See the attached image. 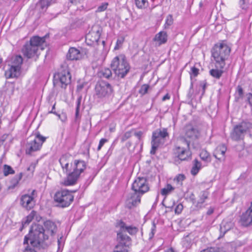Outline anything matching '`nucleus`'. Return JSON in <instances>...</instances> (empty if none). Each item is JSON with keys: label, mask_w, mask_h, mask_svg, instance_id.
Segmentation results:
<instances>
[{"label": "nucleus", "mask_w": 252, "mask_h": 252, "mask_svg": "<svg viewBox=\"0 0 252 252\" xmlns=\"http://www.w3.org/2000/svg\"><path fill=\"white\" fill-rule=\"evenodd\" d=\"M48 239V237L45 232L43 226L34 223L31 225L28 234L25 236L23 244H28L30 241L32 247H39L41 244Z\"/></svg>", "instance_id": "f257e3e1"}, {"label": "nucleus", "mask_w": 252, "mask_h": 252, "mask_svg": "<svg viewBox=\"0 0 252 252\" xmlns=\"http://www.w3.org/2000/svg\"><path fill=\"white\" fill-rule=\"evenodd\" d=\"M231 48L228 46L226 40H222L214 45L211 49L212 56L216 63V67L223 69L225 65V61L228 58Z\"/></svg>", "instance_id": "f03ea898"}, {"label": "nucleus", "mask_w": 252, "mask_h": 252, "mask_svg": "<svg viewBox=\"0 0 252 252\" xmlns=\"http://www.w3.org/2000/svg\"><path fill=\"white\" fill-rule=\"evenodd\" d=\"M110 66L115 76L121 78H124L130 68L126 58L124 54H120L114 57L111 61Z\"/></svg>", "instance_id": "7ed1b4c3"}, {"label": "nucleus", "mask_w": 252, "mask_h": 252, "mask_svg": "<svg viewBox=\"0 0 252 252\" xmlns=\"http://www.w3.org/2000/svg\"><path fill=\"white\" fill-rule=\"evenodd\" d=\"M71 82V75L69 68L66 65H62L61 70L54 75V86L60 87L65 90Z\"/></svg>", "instance_id": "20e7f679"}, {"label": "nucleus", "mask_w": 252, "mask_h": 252, "mask_svg": "<svg viewBox=\"0 0 252 252\" xmlns=\"http://www.w3.org/2000/svg\"><path fill=\"white\" fill-rule=\"evenodd\" d=\"M76 190L70 191L67 189H62L56 192L54 196V199L56 206L61 208H65L69 206L74 200V196L72 192Z\"/></svg>", "instance_id": "39448f33"}, {"label": "nucleus", "mask_w": 252, "mask_h": 252, "mask_svg": "<svg viewBox=\"0 0 252 252\" xmlns=\"http://www.w3.org/2000/svg\"><path fill=\"white\" fill-rule=\"evenodd\" d=\"M34 135L35 138L28 142L26 145L25 153L27 155L31 156L33 152L39 151L47 139V137L41 135L38 131L36 132Z\"/></svg>", "instance_id": "423d86ee"}, {"label": "nucleus", "mask_w": 252, "mask_h": 252, "mask_svg": "<svg viewBox=\"0 0 252 252\" xmlns=\"http://www.w3.org/2000/svg\"><path fill=\"white\" fill-rule=\"evenodd\" d=\"M95 94L98 98L108 97L113 92V87L108 82L100 80L95 86Z\"/></svg>", "instance_id": "0eeeda50"}, {"label": "nucleus", "mask_w": 252, "mask_h": 252, "mask_svg": "<svg viewBox=\"0 0 252 252\" xmlns=\"http://www.w3.org/2000/svg\"><path fill=\"white\" fill-rule=\"evenodd\" d=\"M183 142L186 144L187 147H181L176 146L174 149L176 157L181 161H188L191 159L192 153L190 150V141L186 138L181 139Z\"/></svg>", "instance_id": "6e6552de"}, {"label": "nucleus", "mask_w": 252, "mask_h": 252, "mask_svg": "<svg viewBox=\"0 0 252 252\" xmlns=\"http://www.w3.org/2000/svg\"><path fill=\"white\" fill-rule=\"evenodd\" d=\"M251 126V124L250 123L245 121L235 126L230 133L231 139L234 141H239L243 139L245 133Z\"/></svg>", "instance_id": "1a4fd4ad"}, {"label": "nucleus", "mask_w": 252, "mask_h": 252, "mask_svg": "<svg viewBox=\"0 0 252 252\" xmlns=\"http://www.w3.org/2000/svg\"><path fill=\"white\" fill-rule=\"evenodd\" d=\"M116 242L115 248L129 252L132 246V239L126 233H117Z\"/></svg>", "instance_id": "9d476101"}, {"label": "nucleus", "mask_w": 252, "mask_h": 252, "mask_svg": "<svg viewBox=\"0 0 252 252\" xmlns=\"http://www.w3.org/2000/svg\"><path fill=\"white\" fill-rule=\"evenodd\" d=\"M131 189L141 194H144L148 191L149 187L147 179L145 177L137 178L132 184Z\"/></svg>", "instance_id": "9b49d317"}, {"label": "nucleus", "mask_w": 252, "mask_h": 252, "mask_svg": "<svg viewBox=\"0 0 252 252\" xmlns=\"http://www.w3.org/2000/svg\"><path fill=\"white\" fill-rule=\"evenodd\" d=\"M35 202L33 196L25 194L21 197L20 203L24 208L30 210L35 205Z\"/></svg>", "instance_id": "f8f14e48"}, {"label": "nucleus", "mask_w": 252, "mask_h": 252, "mask_svg": "<svg viewBox=\"0 0 252 252\" xmlns=\"http://www.w3.org/2000/svg\"><path fill=\"white\" fill-rule=\"evenodd\" d=\"M38 49L37 47L33 46L32 45L27 42L23 46L22 51L25 57L28 59L32 58L34 57L38 58Z\"/></svg>", "instance_id": "ddd939ff"}, {"label": "nucleus", "mask_w": 252, "mask_h": 252, "mask_svg": "<svg viewBox=\"0 0 252 252\" xmlns=\"http://www.w3.org/2000/svg\"><path fill=\"white\" fill-rule=\"evenodd\" d=\"M242 224L245 226L252 225V202L248 209L241 216Z\"/></svg>", "instance_id": "4468645a"}, {"label": "nucleus", "mask_w": 252, "mask_h": 252, "mask_svg": "<svg viewBox=\"0 0 252 252\" xmlns=\"http://www.w3.org/2000/svg\"><path fill=\"white\" fill-rule=\"evenodd\" d=\"M44 228L45 233L48 238L49 236H54L57 231V226L56 223L51 220H47L44 222Z\"/></svg>", "instance_id": "2eb2a0df"}, {"label": "nucleus", "mask_w": 252, "mask_h": 252, "mask_svg": "<svg viewBox=\"0 0 252 252\" xmlns=\"http://www.w3.org/2000/svg\"><path fill=\"white\" fill-rule=\"evenodd\" d=\"M80 174L74 170L69 173L66 178L64 179L63 185L65 186H73L76 184Z\"/></svg>", "instance_id": "dca6fc26"}, {"label": "nucleus", "mask_w": 252, "mask_h": 252, "mask_svg": "<svg viewBox=\"0 0 252 252\" xmlns=\"http://www.w3.org/2000/svg\"><path fill=\"white\" fill-rule=\"evenodd\" d=\"M142 195L134 191L133 193L131 194L130 198L127 200L126 207L128 209H131L137 206L141 202V197Z\"/></svg>", "instance_id": "f3484780"}, {"label": "nucleus", "mask_w": 252, "mask_h": 252, "mask_svg": "<svg viewBox=\"0 0 252 252\" xmlns=\"http://www.w3.org/2000/svg\"><path fill=\"white\" fill-rule=\"evenodd\" d=\"M186 136L192 140L197 139L199 136V131L196 126L189 125L186 126Z\"/></svg>", "instance_id": "a211bd4d"}, {"label": "nucleus", "mask_w": 252, "mask_h": 252, "mask_svg": "<svg viewBox=\"0 0 252 252\" xmlns=\"http://www.w3.org/2000/svg\"><path fill=\"white\" fill-rule=\"evenodd\" d=\"M66 59L69 61L78 60L81 57L79 50L75 47H70L66 55Z\"/></svg>", "instance_id": "6ab92c4d"}, {"label": "nucleus", "mask_w": 252, "mask_h": 252, "mask_svg": "<svg viewBox=\"0 0 252 252\" xmlns=\"http://www.w3.org/2000/svg\"><path fill=\"white\" fill-rule=\"evenodd\" d=\"M227 148L224 144L218 146L216 149L214 156L220 161H223L225 159V154Z\"/></svg>", "instance_id": "aec40b11"}, {"label": "nucleus", "mask_w": 252, "mask_h": 252, "mask_svg": "<svg viewBox=\"0 0 252 252\" xmlns=\"http://www.w3.org/2000/svg\"><path fill=\"white\" fill-rule=\"evenodd\" d=\"M101 33L99 30L92 32L86 35V42L87 45L92 46L94 42H97L100 38Z\"/></svg>", "instance_id": "412c9836"}, {"label": "nucleus", "mask_w": 252, "mask_h": 252, "mask_svg": "<svg viewBox=\"0 0 252 252\" xmlns=\"http://www.w3.org/2000/svg\"><path fill=\"white\" fill-rule=\"evenodd\" d=\"M47 36H49V35L46 34L42 37L38 36H33L31 38L30 40L28 42L32 45L33 46L37 47L38 50L39 46L42 45L45 42V38Z\"/></svg>", "instance_id": "4be33fe9"}, {"label": "nucleus", "mask_w": 252, "mask_h": 252, "mask_svg": "<svg viewBox=\"0 0 252 252\" xmlns=\"http://www.w3.org/2000/svg\"><path fill=\"white\" fill-rule=\"evenodd\" d=\"M167 37L168 35L166 32L160 31L156 34L153 38V41L158 42V45H161L167 42Z\"/></svg>", "instance_id": "5701e85b"}, {"label": "nucleus", "mask_w": 252, "mask_h": 252, "mask_svg": "<svg viewBox=\"0 0 252 252\" xmlns=\"http://www.w3.org/2000/svg\"><path fill=\"white\" fill-rule=\"evenodd\" d=\"M74 167L73 170L78 173H79L80 174L84 172L87 166L86 162L81 159L74 160Z\"/></svg>", "instance_id": "b1692460"}, {"label": "nucleus", "mask_w": 252, "mask_h": 252, "mask_svg": "<svg viewBox=\"0 0 252 252\" xmlns=\"http://www.w3.org/2000/svg\"><path fill=\"white\" fill-rule=\"evenodd\" d=\"M162 139L161 138H156L154 139V134H152L151 140L152 147L150 151V154L151 155H155L156 154L157 149L162 143Z\"/></svg>", "instance_id": "393cba45"}, {"label": "nucleus", "mask_w": 252, "mask_h": 252, "mask_svg": "<svg viewBox=\"0 0 252 252\" xmlns=\"http://www.w3.org/2000/svg\"><path fill=\"white\" fill-rule=\"evenodd\" d=\"M154 134V139L156 138H161L164 139L169 137V133L167 132V129L166 128L159 129L154 131L152 133Z\"/></svg>", "instance_id": "a878e982"}, {"label": "nucleus", "mask_w": 252, "mask_h": 252, "mask_svg": "<svg viewBox=\"0 0 252 252\" xmlns=\"http://www.w3.org/2000/svg\"><path fill=\"white\" fill-rule=\"evenodd\" d=\"M91 144V141L86 140L84 142L81 146V154L83 155L86 156L87 158H90V149Z\"/></svg>", "instance_id": "bb28decb"}, {"label": "nucleus", "mask_w": 252, "mask_h": 252, "mask_svg": "<svg viewBox=\"0 0 252 252\" xmlns=\"http://www.w3.org/2000/svg\"><path fill=\"white\" fill-rule=\"evenodd\" d=\"M36 214V212L32 210L31 213L27 216V217L23 219L21 222V227L19 228L20 231H22L25 226L28 225L30 222L33 220V218Z\"/></svg>", "instance_id": "cd10ccee"}, {"label": "nucleus", "mask_w": 252, "mask_h": 252, "mask_svg": "<svg viewBox=\"0 0 252 252\" xmlns=\"http://www.w3.org/2000/svg\"><path fill=\"white\" fill-rule=\"evenodd\" d=\"M98 76L100 78H105L109 80L114 78L112 76V71L109 68L102 69L98 72Z\"/></svg>", "instance_id": "c85d7f7f"}, {"label": "nucleus", "mask_w": 252, "mask_h": 252, "mask_svg": "<svg viewBox=\"0 0 252 252\" xmlns=\"http://www.w3.org/2000/svg\"><path fill=\"white\" fill-rule=\"evenodd\" d=\"M232 226V223L230 222L222 221L220 224V237L224 235L226 232L229 230Z\"/></svg>", "instance_id": "c756f323"}, {"label": "nucleus", "mask_w": 252, "mask_h": 252, "mask_svg": "<svg viewBox=\"0 0 252 252\" xmlns=\"http://www.w3.org/2000/svg\"><path fill=\"white\" fill-rule=\"evenodd\" d=\"M23 62V59L22 56L17 55V78L18 76H23L25 73V71L21 68Z\"/></svg>", "instance_id": "7c9ffc66"}, {"label": "nucleus", "mask_w": 252, "mask_h": 252, "mask_svg": "<svg viewBox=\"0 0 252 252\" xmlns=\"http://www.w3.org/2000/svg\"><path fill=\"white\" fill-rule=\"evenodd\" d=\"M201 168V163L197 158L194 159L193 161V165L190 170L191 175L193 176L196 175Z\"/></svg>", "instance_id": "2f4dec72"}, {"label": "nucleus", "mask_w": 252, "mask_h": 252, "mask_svg": "<svg viewBox=\"0 0 252 252\" xmlns=\"http://www.w3.org/2000/svg\"><path fill=\"white\" fill-rule=\"evenodd\" d=\"M55 1V0H39L37 5V6H40L42 12H44L51 3L54 2Z\"/></svg>", "instance_id": "473e14b6"}, {"label": "nucleus", "mask_w": 252, "mask_h": 252, "mask_svg": "<svg viewBox=\"0 0 252 252\" xmlns=\"http://www.w3.org/2000/svg\"><path fill=\"white\" fill-rule=\"evenodd\" d=\"M115 226L117 228H119V229L116 232L117 233L119 232L125 233L126 228L127 226L122 220H117Z\"/></svg>", "instance_id": "72a5a7b5"}, {"label": "nucleus", "mask_w": 252, "mask_h": 252, "mask_svg": "<svg viewBox=\"0 0 252 252\" xmlns=\"http://www.w3.org/2000/svg\"><path fill=\"white\" fill-rule=\"evenodd\" d=\"M216 69H212L209 71L210 75L212 76L213 78H215L217 79H219L221 77L223 71L222 70V69H220L217 67Z\"/></svg>", "instance_id": "f704fd0d"}, {"label": "nucleus", "mask_w": 252, "mask_h": 252, "mask_svg": "<svg viewBox=\"0 0 252 252\" xmlns=\"http://www.w3.org/2000/svg\"><path fill=\"white\" fill-rule=\"evenodd\" d=\"M209 192L207 190H203L201 192V194L199 196V199L197 202L196 207H200V205L202 204L206 199L208 198Z\"/></svg>", "instance_id": "c9c22d12"}, {"label": "nucleus", "mask_w": 252, "mask_h": 252, "mask_svg": "<svg viewBox=\"0 0 252 252\" xmlns=\"http://www.w3.org/2000/svg\"><path fill=\"white\" fill-rule=\"evenodd\" d=\"M174 189L175 188L171 184H167L165 187L161 189L160 193L162 195L166 196L167 195L171 193Z\"/></svg>", "instance_id": "e433bc0d"}, {"label": "nucleus", "mask_w": 252, "mask_h": 252, "mask_svg": "<svg viewBox=\"0 0 252 252\" xmlns=\"http://www.w3.org/2000/svg\"><path fill=\"white\" fill-rule=\"evenodd\" d=\"M82 96H79L76 101V106L75 108V121H77L78 120L80 119L81 116L79 115V111L80 107L81 105V103L82 101Z\"/></svg>", "instance_id": "4c0bfd02"}, {"label": "nucleus", "mask_w": 252, "mask_h": 252, "mask_svg": "<svg viewBox=\"0 0 252 252\" xmlns=\"http://www.w3.org/2000/svg\"><path fill=\"white\" fill-rule=\"evenodd\" d=\"M5 76L6 78H10L16 77V66L11 65L9 68L5 72Z\"/></svg>", "instance_id": "58836bf2"}, {"label": "nucleus", "mask_w": 252, "mask_h": 252, "mask_svg": "<svg viewBox=\"0 0 252 252\" xmlns=\"http://www.w3.org/2000/svg\"><path fill=\"white\" fill-rule=\"evenodd\" d=\"M200 158L204 161L208 163L211 161L210 154L206 150H202L199 155Z\"/></svg>", "instance_id": "ea45409f"}, {"label": "nucleus", "mask_w": 252, "mask_h": 252, "mask_svg": "<svg viewBox=\"0 0 252 252\" xmlns=\"http://www.w3.org/2000/svg\"><path fill=\"white\" fill-rule=\"evenodd\" d=\"M2 173L4 176H7L10 174H13L15 171L9 165L4 164L2 166Z\"/></svg>", "instance_id": "a19ab883"}, {"label": "nucleus", "mask_w": 252, "mask_h": 252, "mask_svg": "<svg viewBox=\"0 0 252 252\" xmlns=\"http://www.w3.org/2000/svg\"><path fill=\"white\" fill-rule=\"evenodd\" d=\"M134 2L139 9H144L148 6V0H134Z\"/></svg>", "instance_id": "79ce46f5"}, {"label": "nucleus", "mask_w": 252, "mask_h": 252, "mask_svg": "<svg viewBox=\"0 0 252 252\" xmlns=\"http://www.w3.org/2000/svg\"><path fill=\"white\" fill-rule=\"evenodd\" d=\"M186 179V176L183 174L177 175L174 179V181L180 186H183V181Z\"/></svg>", "instance_id": "37998d69"}, {"label": "nucleus", "mask_w": 252, "mask_h": 252, "mask_svg": "<svg viewBox=\"0 0 252 252\" xmlns=\"http://www.w3.org/2000/svg\"><path fill=\"white\" fill-rule=\"evenodd\" d=\"M173 24V16L171 14H169L167 16L165 20V22L164 25V29H167L169 26Z\"/></svg>", "instance_id": "c03bdc74"}, {"label": "nucleus", "mask_w": 252, "mask_h": 252, "mask_svg": "<svg viewBox=\"0 0 252 252\" xmlns=\"http://www.w3.org/2000/svg\"><path fill=\"white\" fill-rule=\"evenodd\" d=\"M236 93H237V95L235 98L237 101L244 97V91L240 85H238L237 87Z\"/></svg>", "instance_id": "a18cd8bd"}, {"label": "nucleus", "mask_w": 252, "mask_h": 252, "mask_svg": "<svg viewBox=\"0 0 252 252\" xmlns=\"http://www.w3.org/2000/svg\"><path fill=\"white\" fill-rule=\"evenodd\" d=\"M138 231V228L132 225L127 226L126 230V232H127L131 235H135Z\"/></svg>", "instance_id": "49530a36"}, {"label": "nucleus", "mask_w": 252, "mask_h": 252, "mask_svg": "<svg viewBox=\"0 0 252 252\" xmlns=\"http://www.w3.org/2000/svg\"><path fill=\"white\" fill-rule=\"evenodd\" d=\"M134 131V129L126 132L121 138V142L123 143L131 136V134Z\"/></svg>", "instance_id": "de8ad7c7"}, {"label": "nucleus", "mask_w": 252, "mask_h": 252, "mask_svg": "<svg viewBox=\"0 0 252 252\" xmlns=\"http://www.w3.org/2000/svg\"><path fill=\"white\" fill-rule=\"evenodd\" d=\"M150 88V86L148 84H143L141 86L139 90V93L142 95H144L148 93V91Z\"/></svg>", "instance_id": "09e8293b"}, {"label": "nucleus", "mask_w": 252, "mask_h": 252, "mask_svg": "<svg viewBox=\"0 0 252 252\" xmlns=\"http://www.w3.org/2000/svg\"><path fill=\"white\" fill-rule=\"evenodd\" d=\"M199 69L195 66L191 67L190 72H189L190 79H191L192 77H196L199 74Z\"/></svg>", "instance_id": "8fccbe9b"}, {"label": "nucleus", "mask_w": 252, "mask_h": 252, "mask_svg": "<svg viewBox=\"0 0 252 252\" xmlns=\"http://www.w3.org/2000/svg\"><path fill=\"white\" fill-rule=\"evenodd\" d=\"M240 7L243 10H247L248 8V5L247 0H239Z\"/></svg>", "instance_id": "3c124183"}, {"label": "nucleus", "mask_w": 252, "mask_h": 252, "mask_svg": "<svg viewBox=\"0 0 252 252\" xmlns=\"http://www.w3.org/2000/svg\"><path fill=\"white\" fill-rule=\"evenodd\" d=\"M183 209V206L181 203L178 204L175 208V213L176 214H180L181 213Z\"/></svg>", "instance_id": "603ef678"}, {"label": "nucleus", "mask_w": 252, "mask_h": 252, "mask_svg": "<svg viewBox=\"0 0 252 252\" xmlns=\"http://www.w3.org/2000/svg\"><path fill=\"white\" fill-rule=\"evenodd\" d=\"M108 140L106 138H101L99 142L98 146L97 148V151H99L101 149L102 147L104 145V144L108 142Z\"/></svg>", "instance_id": "864d4df0"}, {"label": "nucleus", "mask_w": 252, "mask_h": 252, "mask_svg": "<svg viewBox=\"0 0 252 252\" xmlns=\"http://www.w3.org/2000/svg\"><path fill=\"white\" fill-rule=\"evenodd\" d=\"M56 116H57L59 119H60L63 122H65L67 120V116L65 113L63 112L61 114L57 113Z\"/></svg>", "instance_id": "5fc2aeb1"}, {"label": "nucleus", "mask_w": 252, "mask_h": 252, "mask_svg": "<svg viewBox=\"0 0 252 252\" xmlns=\"http://www.w3.org/2000/svg\"><path fill=\"white\" fill-rule=\"evenodd\" d=\"M108 4L107 2L102 3L97 7V11L99 12L103 11L107 9Z\"/></svg>", "instance_id": "6e6d98bb"}, {"label": "nucleus", "mask_w": 252, "mask_h": 252, "mask_svg": "<svg viewBox=\"0 0 252 252\" xmlns=\"http://www.w3.org/2000/svg\"><path fill=\"white\" fill-rule=\"evenodd\" d=\"M10 185H8L7 189L8 190L14 189L16 186V179L15 178L12 179L11 181Z\"/></svg>", "instance_id": "4d7b16f0"}, {"label": "nucleus", "mask_w": 252, "mask_h": 252, "mask_svg": "<svg viewBox=\"0 0 252 252\" xmlns=\"http://www.w3.org/2000/svg\"><path fill=\"white\" fill-rule=\"evenodd\" d=\"M246 101L252 107V93H248L246 94Z\"/></svg>", "instance_id": "13d9d810"}, {"label": "nucleus", "mask_w": 252, "mask_h": 252, "mask_svg": "<svg viewBox=\"0 0 252 252\" xmlns=\"http://www.w3.org/2000/svg\"><path fill=\"white\" fill-rule=\"evenodd\" d=\"M207 84V83L205 80L201 82L200 83V86L202 89V94H203L205 93Z\"/></svg>", "instance_id": "bf43d9fd"}, {"label": "nucleus", "mask_w": 252, "mask_h": 252, "mask_svg": "<svg viewBox=\"0 0 252 252\" xmlns=\"http://www.w3.org/2000/svg\"><path fill=\"white\" fill-rule=\"evenodd\" d=\"M143 134V132L142 131H135L134 133V135L137 137L139 141H140L141 139V137Z\"/></svg>", "instance_id": "052dcab7"}, {"label": "nucleus", "mask_w": 252, "mask_h": 252, "mask_svg": "<svg viewBox=\"0 0 252 252\" xmlns=\"http://www.w3.org/2000/svg\"><path fill=\"white\" fill-rule=\"evenodd\" d=\"M66 156L63 155L60 158V159L59 160V162L61 165L63 166L64 164L65 163H66Z\"/></svg>", "instance_id": "680f3d73"}, {"label": "nucleus", "mask_w": 252, "mask_h": 252, "mask_svg": "<svg viewBox=\"0 0 252 252\" xmlns=\"http://www.w3.org/2000/svg\"><path fill=\"white\" fill-rule=\"evenodd\" d=\"M189 198L193 204H195V203L196 202V199L193 193L192 192L189 194Z\"/></svg>", "instance_id": "e2e57ef3"}, {"label": "nucleus", "mask_w": 252, "mask_h": 252, "mask_svg": "<svg viewBox=\"0 0 252 252\" xmlns=\"http://www.w3.org/2000/svg\"><path fill=\"white\" fill-rule=\"evenodd\" d=\"M27 246H26L25 250L24 251V252H36L33 249L30 248L29 243H28V244H27Z\"/></svg>", "instance_id": "0e129e2a"}, {"label": "nucleus", "mask_w": 252, "mask_h": 252, "mask_svg": "<svg viewBox=\"0 0 252 252\" xmlns=\"http://www.w3.org/2000/svg\"><path fill=\"white\" fill-rule=\"evenodd\" d=\"M27 133V130L25 128L22 131L18 133V135L22 138H24L26 137Z\"/></svg>", "instance_id": "69168bd1"}, {"label": "nucleus", "mask_w": 252, "mask_h": 252, "mask_svg": "<svg viewBox=\"0 0 252 252\" xmlns=\"http://www.w3.org/2000/svg\"><path fill=\"white\" fill-rule=\"evenodd\" d=\"M124 40H125L124 37L122 36V37L119 38L118 39H117L116 43H117V44H119V45L122 46L124 41Z\"/></svg>", "instance_id": "338daca9"}, {"label": "nucleus", "mask_w": 252, "mask_h": 252, "mask_svg": "<svg viewBox=\"0 0 252 252\" xmlns=\"http://www.w3.org/2000/svg\"><path fill=\"white\" fill-rule=\"evenodd\" d=\"M201 252H220L215 251V248H210L207 249L206 250H204L202 251Z\"/></svg>", "instance_id": "774afa93"}]
</instances>
